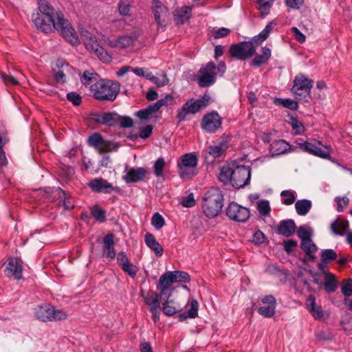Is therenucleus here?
Instances as JSON below:
<instances>
[{"mask_svg": "<svg viewBox=\"0 0 352 352\" xmlns=\"http://www.w3.org/2000/svg\"><path fill=\"white\" fill-rule=\"evenodd\" d=\"M274 103L276 105H280L291 110H296L298 108V103L291 99L276 98Z\"/></svg>", "mask_w": 352, "mask_h": 352, "instance_id": "46", "label": "nucleus"}, {"mask_svg": "<svg viewBox=\"0 0 352 352\" xmlns=\"http://www.w3.org/2000/svg\"><path fill=\"white\" fill-rule=\"evenodd\" d=\"M74 68L63 58H58L52 65V72L56 82L65 84L67 75L72 74Z\"/></svg>", "mask_w": 352, "mask_h": 352, "instance_id": "12", "label": "nucleus"}, {"mask_svg": "<svg viewBox=\"0 0 352 352\" xmlns=\"http://www.w3.org/2000/svg\"><path fill=\"white\" fill-rule=\"evenodd\" d=\"M252 42L241 41L230 45L229 53L232 58L237 60H245L255 54V49Z\"/></svg>", "mask_w": 352, "mask_h": 352, "instance_id": "11", "label": "nucleus"}, {"mask_svg": "<svg viewBox=\"0 0 352 352\" xmlns=\"http://www.w3.org/2000/svg\"><path fill=\"white\" fill-rule=\"evenodd\" d=\"M223 202L221 190L218 188H210L202 198L201 208L204 214L210 219L217 217L222 210Z\"/></svg>", "mask_w": 352, "mask_h": 352, "instance_id": "3", "label": "nucleus"}, {"mask_svg": "<svg viewBox=\"0 0 352 352\" xmlns=\"http://www.w3.org/2000/svg\"><path fill=\"white\" fill-rule=\"evenodd\" d=\"M291 125L294 133L296 135H300L304 133L305 128L302 123L298 121L296 118H292Z\"/></svg>", "mask_w": 352, "mask_h": 352, "instance_id": "56", "label": "nucleus"}, {"mask_svg": "<svg viewBox=\"0 0 352 352\" xmlns=\"http://www.w3.org/2000/svg\"><path fill=\"white\" fill-rule=\"evenodd\" d=\"M296 228V224L294 220H283L279 223L276 232L285 237H289L295 232Z\"/></svg>", "mask_w": 352, "mask_h": 352, "instance_id": "25", "label": "nucleus"}, {"mask_svg": "<svg viewBox=\"0 0 352 352\" xmlns=\"http://www.w3.org/2000/svg\"><path fill=\"white\" fill-rule=\"evenodd\" d=\"M290 149V145L284 140H276L270 144V153L272 155H280Z\"/></svg>", "mask_w": 352, "mask_h": 352, "instance_id": "28", "label": "nucleus"}, {"mask_svg": "<svg viewBox=\"0 0 352 352\" xmlns=\"http://www.w3.org/2000/svg\"><path fill=\"white\" fill-rule=\"evenodd\" d=\"M102 243V256L109 261L113 260L116 256V250L114 248V235L113 234H106L103 237Z\"/></svg>", "mask_w": 352, "mask_h": 352, "instance_id": "21", "label": "nucleus"}, {"mask_svg": "<svg viewBox=\"0 0 352 352\" xmlns=\"http://www.w3.org/2000/svg\"><path fill=\"white\" fill-rule=\"evenodd\" d=\"M152 8L156 23L159 25H164L165 19L168 14V9L159 0H153Z\"/></svg>", "mask_w": 352, "mask_h": 352, "instance_id": "23", "label": "nucleus"}, {"mask_svg": "<svg viewBox=\"0 0 352 352\" xmlns=\"http://www.w3.org/2000/svg\"><path fill=\"white\" fill-rule=\"evenodd\" d=\"M146 170L144 168H131L122 175V179L126 184L135 183L143 180L146 176Z\"/></svg>", "mask_w": 352, "mask_h": 352, "instance_id": "22", "label": "nucleus"}, {"mask_svg": "<svg viewBox=\"0 0 352 352\" xmlns=\"http://www.w3.org/2000/svg\"><path fill=\"white\" fill-rule=\"evenodd\" d=\"M98 74L94 72H89L88 71H85L82 76L80 78L81 82L85 85H90L91 83H94L97 80Z\"/></svg>", "mask_w": 352, "mask_h": 352, "instance_id": "48", "label": "nucleus"}, {"mask_svg": "<svg viewBox=\"0 0 352 352\" xmlns=\"http://www.w3.org/2000/svg\"><path fill=\"white\" fill-rule=\"evenodd\" d=\"M88 186L94 192L110 194L113 191L119 192L120 188L118 186H113L102 177H98L91 179Z\"/></svg>", "mask_w": 352, "mask_h": 352, "instance_id": "17", "label": "nucleus"}, {"mask_svg": "<svg viewBox=\"0 0 352 352\" xmlns=\"http://www.w3.org/2000/svg\"><path fill=\"white\" fill-rule=\"evenodd\" d=\"M311 206V201L309 199H300L295 203L296 212L300 216L306 215L310 211Z\"/></svg>", "mask_w": 352, "mask_h": 352, "instance_id": "34", "label": "nucleus"}, {"mask_svg": "<svg viewBox=\"0 0 352 352\" xmlns=\"http://www.w3.org/2000/svg\"><path fill=\"white\" fill-rule=\"evenodd\" d=\"M183 206L186 208L192 207L196 204L192 193H190L187 197H184L182 201Z\"/></svg>", "mask_w": 352, "mask_h": 352, "instance_id": "64", "label": "nucleus"}, {"mask_svg": "<svg viewBox=\"0 0 352 352\" xmlns=\"http://www.w3.org/2000/svg\"><path fill=\"white\" fill-rule=\"evenodd\" d=\"M298 236L300 239V242L302 241H307L311 239V231L309 228L306 226H301L298 228L297 231Z\"/></svg>", "mask_w": 352, "mask_h": 352, "instance_id": "49", "label": "nucleus"}, {"mask_svg": "<svg viewBox=\"0 0 352 352\" xmlns=\"http://www.w3.org/2000/svg\"><path fill=\"white\" fill-rule=\"evenodd\" d=\"M151 224L155 229L160 230L164 226L165 221L159 212H155L151 219Z\"/></svg>", "mask_w": 352, "mask_h": 352, "instance_id": "52", "label": "nucleus"}, {"mask_svg": "<svg viewBox=\"0 0 352 352\" xmlns=\"http://www.w3.org/2000/svg\"><path fill=\"white\" fill-rule=\"evenodd\" d=\"M57 191H58L59 197L63 201V205L65 210H71L74 208L73 204H70L69 201H67V197L66 192L62 190L60 188H57Z\"/></svg>", "mask_w": 352, "mask_h": 352, "instance_id": "57", "label": "nucleus"}, {"mask_svg": "<svg viewBox=\"0 0 352 352\" xmlns=\"http://www.w3.org/2000/svg\"><path fill=\"white\" fill-rule=\"evenodd\" d=\"M226 213L230 219L238 222H245L250 217L248 208L241 206L234 201L228 205Z\"/></svg>", "mask_w": 352, "mask_h": 352, "instance_id": "14", "label": "nucleus"}, {"mask_svg": "<svg viewBox=\"0 0 352 352\" xmlns=\"http://www.w3.org/2000/svg\"><path fill=\"white\" fill-rule=\"evenodd\" d=\"M190 280V276L187 272L177 270L167 272L160 277L156 287L160 289L162 294L164 295L168 291L173 292L175 287H173V284L174 283H189Z\"/></svg>", "mask_w": 352, "mask_h": 352, "instance_id": "6", "label": "nucleus"}, {"mask_svg": "<svg viewBox=\"0 0 352 352\" xmlns=\"http://www.w3.org/2000/svg\"><path fill=\"white\" fill-rule=\"evenodd\" d=\"M296 192L292 190H285L280 192V196L283 198L282 199V204L286 206L292 204L296 200Z\"/></svg>", "mask_w": 352, "mask_h": 352, "instance_id": "45", "label": "nucleus"}, {"mask_svg": "<svg viewBox=\"0 0 352 352\" xmlns=\"http://www.w3.org/2000/svg\"><path fill=\"white\" fill-rule=\"evenodd\" d=\"M226 141H221L217 145L209 146L204 151L205 160L208 163H212L217 157H221L227 150Z\"/></svg>", "mask_w": 352, "mask_h": 352, "instance_id": "20", "label": "nucleus"}, {"mask_svg": "<svg viewBox=\"0 0 352 352\" xmlns=\"http://www.w3.org/2000/svg\"><path fill=\"white\" fill-rule=\"evenodd\" d=\"M22 261L17 258H9L6 264L4 274L7 277H13L16 280L22 278Z\"/></svg>", "mask_w": 352, "mask_h": 352, "instance_id": "19", "label": "nucleus"}, {"mask_svg": "<svg viewBox=\"0 0 352 352\" xmlns=\"http://www.w3.org/2000/svg\"><path fill=\"white\" fill-rule=\"evenodd\" d=\"M120 124L122 128H130L133 124V119L128 116H120L118 120V124Z\"/></svg>", "mask_w": 352, "mask_h": 352, "instance_id": "59", "label": "nucleus"}, {"mask_svg": "<svg viewBox=\"0 0 352 352\" xmlns=\"http://www.w3.org/2000/svg\"><path fill=\"white\" fill-rule=\"evenodd\" d=\"M159 294L156 292L148 291L146 295L142 294L144 303L148 306L149 311L152 314V319L154 323L160 320L161 314V289H157Z\"/></svg>", "mask_w": 352, "mask_h": 352, "instance_id": "10", "label": "nucleus"}, {"mask_svg": "<svg viewBox=\"0 0 352 352\" xmlns=\"http://www.w3.org/2000/svg\"><path fill=\"white\" fill-rule=\"evenodd\" d=\"M256 1L259 5L258 9L260 11L261 16L264 18L269 14L274 0H256Z\"/></svg>", "mask_w": 352, "mask_h": 352, "instance_id": "39", "label": "nucleus"}, {"mask_svg": "<svg viewBox=\"0 0 352 352\" xmlns=\"http://www.w3.org/2000/svg\"><path fill=\"white\" fill-rule=\"evenodd\" d=\"M230 32L231 30L230 29L226 28H221L214 32L213 36L215 39L224 38L227 36Z\"/></svg>", "mask_w": 352, "mask_h": 352, "instance_id": "62", "label": "nucleus"}, {"mask_svg": "<svg viewBox=\"0 0 352 352\" xmlns=\"http://www.w3.org/2000/svg\"><path fill=\"white\" fill-rule=\"evenodd\" d=\"M210 99L208 96L205 95L200 99L188 100L177 111L176 118L178 122L185 121L188 114H195L201 109L206 107L209 104Z\"/></svg>", "mask_w": 352, "mask_h": 352, "instance_id": "7", "label": "nucleus"}, {"mask_svg": "<svg viewBox=\"0 0 352 352\" xmlns=\"http://www.w3.org/2000/svg\"><path fill=\"white\" fill-rule=\"evenodd\" d=\"M326 280L324 283V290L327 293H333L337 289L338 281L336 277L331 273H327Z\"/></svg>", "mask_w": 352, "mask_h": 352, "instance_id": "37", "label": "nucleus"}, {"mask_svg": "<svg viewBox=\"0 0 352 352\" xmlns=\"http://www.w3.org/2000/svg\"><path fill=\"white\" fill-rule=\"evenodd\" d=\"M258 313L265 318H272L274 316L276 311V307L273 306H263L257 309Z\"/></svg>", "mask_w": 352, "mask_h": 352, "instance_id": "50", "label": "nucleus"}, {"mask_svg": "<svg viewBox=\"0 0 352 352\" xmlns=\"http://www.w3.org/2000/svg\"><path fill=\"white\" fill-rule=\"evenodd\" d=\"M331 147L324 145L320 141L317 142L316 148L313 155L322 159L331 160Z\"/></svg>", "mask_w": 352, "mask_h": 352, "instance_id": "33", "label": "nucleus"}, {"mask_svg": "<svg viewBox=\"0 0 352 352\" xmlns=\"http://www.w3.org/2000/svg\"><path fill=\"white\" fill-rule=\"evenodd\" d=\"M153 83L156 85L158 87L165 86L168 83V78L165 74H162L160 76H155V80H153Z\"/></svg>", "mask_w": 352, "mask_h": 352, "instance_id": "61", "label": "nucleus"}, {"mask_svg": "<svg viewBox=\"0 0 352 352\" xmlns=\"http://www.w3.org/2000/svg\"><path fill=\"white\" fill-rule=\"evenodd\" d=\"M199 304L197 300L190 301V309L178 316L179 321L184 322L188 318H195L198 316Z\"/></svg>", "mask_w": 352, "mask_h": 352, "instance_id": "32", "label": "nucleus"}, {"mask_svg": "<svg viewBox=\"0 0 352 352\" xmlns=\"http://www.w3.org/2000/svg\"><path fill=\"white\" fill-rule=\"evenodd\" d=\"M257 210L260 214L267 216L270 214L271 208L267 200H261L257 203Z\"/></svg>", "mask_w": 352, "mask_h": 352, "instance_id": "51", "label": "nucleus"}, {"mask_svg": "<svg viewBox=\"0 0 352 352\" xmlns=\"http://www.w3.org/2000/svg\"><path fill=\"white\" fill-rule=\"evenodd\" d=\"M118 148V144L112 141L104 139V142L101 144V146L98 148V151L100 153H109L112 151H116Z\"/></svg>", "mask_w": 352, "mask_h": 352, "instance_id": "42", "label": "nucleus"}, {"mask_svg": "<svg viewBox=\"0 0 352 352\" xmlns=\"http://www.w3.org/2000/svg\"><path fill=\"white\" fill-rule=\"evenodd\" d=\"M337 257V253L332 249H325L321 251V261L324 263H329L336 260Z\"/></svg>", "mask_w": 352, "mask_h": 352, "instance_id": "44", "label": "nucleus"}, {"mask_svg": "<svg viewBox=\"0 0 352 352\" xmlns=\"http://www.w3.org/2000/svg\"><path fill=\"white\" fill-rule=\"evenodd\" d=\"M300 248L305 252L309 259L313 261L316 258V253L318 251V247L313 242L311 239L300 242Z\"/></svg>", "mask_w": 352, "mask_h": 352, "instance_id": "31", "label": "nucleus"}, {"mask_svg": "<svg viewBox=\"0 0 352 352\" xmlns=\"http://www.w3.org/2000/svg\"><path fill=\"white\" fill-rule=\"evenodd\" d=\"M119 82L100 79L91 85L90 90L95 99L100 101H114L120 91Z\"/></svg>", "mask_w": 352, "mask_h": 352, "instance_id": "4", "label": "nucleus"}, {"mask_svg": "<svg viewBox=\"0 0 352 352\" xmlns=\"http://www.w3.org/2000/svg\"><path fill=\"white\" fill-rule=\"evenodd\" d=\"M119 115L116 112H104L102 125L113 127L118 125Z\"/></svg>", "mask_w": 352, "mask_h": 352, "instance_id": "38", "label": "nucleus"}, {"mask_svg": "<svg viewBox=\"0 0 352 352\" xmlns=\"http://www.w3.org/2000/svg\"><path fill=\"white\" fill-rule=\"evenodd\" d=\"M104 113L102 111L91 112L89 114L88 119L91 122L102 124L104 118Z\"/></svg>", "mask_w": 352, "mask_h": 352, "instance_id": "53", "label": "nucleus"}, {"mask_svg": "<svg viewBox=\"0 0 352 352\" xmlns=\"http://www.w3.org/2000/svg\"><path fill=\"white\" fill-rule=\"evenodd\" d=\"M131 10V5L124 1L118 4V12L122 16H128Z\"/></svg>", "mask_w": 352, "mask_h": 352, "instance_id": "60", "label": "nucleus"}, {"mask_svg": "<svg viewBox=\"0 0 352 352\" xmlns=\"http://www.w3.org/2000/svg\"><path fill=\"white\" fill-rule=\"evenodd\" d=\"M102 142H104V138L102 135L98 132L92 133L87 139L89 146L94 147L96 150L98 149Z\"/></svg>", "mask_w": 352, "mask_h": 352, "instance_id": "40", "label": "nucleus"}, {"mask_svg": "<svg viewBox=\"0 0 352 352\" xmlns=\"http://www.w3.org/2000/svg\"><path fill=\"white\" fill-rule=\"evenodd\" d=\"M221 125L222 118L215 111L205 114L201 121V129L208 133H215Z\"/></svg>", "mask_w": 352, "mask_h": 352, "instance_id": "13", "label": "nucleus"}, {"mask_svg": "<svg viewBox=\"0 0 352 352\" xmlns=\"http://www.w3.org/2000/svg\"><path fill=\"white\" fill-rule=\"evenodd\" d=\"M312 87L313 80L302 74H300L295 77L292 91L296 95L305 98L309 95Z\"/></svg>", "mask_w": 352, "mask_h": 352, "instance_id": "15", "label": "nucleus"}, {"mask_svg": "<svg viewBox=\"0 0 352 352\" xmlns=\"http://www.w3.org/2000/svg\"><path fill=\"white\" fill-rule=\"evenodd\" d=\"M122 270L127 273L131 278H134L138 271V268L133 264L128 262L126 264H123Z\"/></svg>", "mask_w": 352, "mask_h": 352, "instance_id": "55", "label": "nucleus"}, {"mask_svg": "<svg viewBox=\"0 0 352 352\" xmlns=\"http://www.w3.org/2000/svg\"><path fill=\"white\" fill-rule=\"evenodd\" d=\"M173 292L168 291L166 294H161V301L162 307L161 310L167 316H173L181 310L180 305L173 299H171Z\"/></svg>", "mask_w": 352, "mask_h": 352, "instance_id": "16", "label": "nucleus"}, {"mask_svg": "<svg viewBox=\"0 0 352 352\" xmlns=\"http://www.w3.org/2000/svg\"><path fill=\"white\" fill-rule=\"evenodd\" d=\"M192 7L184 6L180 8H177L174 11V19L175 23L179 24H184L188 21L191 16Z\"/></svg>", "mask_w": 352, "mask_h": 352, "instance_id": "26", "label": "nucleus"}, {"mask_svg": "<svg viewBox=\"0 0 352 352\" xmlns=\"http://www.w3.org/2000/svg\"><path fill=\"white\" fill-rule=\"evenodd\" d=\"M39 13L34 19L37 30L50 33L57 30L67 41L72 44L78 43V38L74 29L61 12L56 11L47 0H37Z\"/></svg>", "mask_w": 352, "mask_h": 352, "instance_id": "1", "label": "nucleus"}, {"mask_svg": "<svg viewBox=\"0 0 352 352\" xmlns=\"http://www.w3.org/2000/svg\"><path fill=\"white\" fill-rule=\"evenodd\" d=\"M226 66L223 61L219 63L218 66L212 61H210L204 66H202L199 71L197 79L198 85L200 87H208L212 85L217 78V76H220L226 72Z\"/></svg>", "mask_w": 352, "mask_h": 352, "instance_id": "5", "label": "nucleus"}, {"mask_svg": "<svg viewBox=\"0 0 352 352\" xmlns=\"http://www.w3.org/2000/svg\"><path fill=\"white\" fill-rule=\"evenodd\" d=\"M219 177L224 184L230 183L236 188H243L250 183L251 169L250 166L239 165L236 162H232L222 166Z\"/></svg>", "mask_w": 352, "mask_h": 352, "instance_id": "2", "label": "nucleus"}, {"mask_svg": "<svg viewBox=\"0 0 352 352\" xmlns=\"http://www.w3.org/2000/svg\"><path fill=\"white\" fill-rule=\"evenodd\" d=\"M276 24L274 21H270L258 34L254 36L251 41H248L252 42L255 51L257 47L268 38Z\"/></svg>", "mask_w": 352, "mask_h": 352, "instance_id": "24", "label": "nucleus"}, {"mask_svg": "<svg viewBox=\"0 0 352 352\" xmlns=\"http://www.w3.org/2000/svg\"><path fill=\"white\" fill-rule=\"evenodd\" d=\"M198 157L195 153L183 155L177 162L178 173L184 179H188L197 175Z\"/></svg>", "mask_w": 352, "mask_h": 352, "instance_id": "8", "label": "nucleus"}, {"mask_svg": "<svg viewBox=\"0 0 352 352\" xmlns=\"http://www.w3.org/2000/svg\"><path fill=\"white\" fill-rule=\"evenodd\" d=\"M36 318L42 322H52L65 320L67 314L63 309H56L50 304H43L35 308Z\"/></svg>", "mask_w": 352, "mask_h": 352, "instance_id": "9", "label": "nucleus"}, {"mask_svg": "<svg viewBox=\"0 0 352 352\" xmlns=\"http://www.w3.org/2000/svg\"><path fill=\"white\" fill-rule=\"evenodd\" d=\"M166 162L162 157H158L153 164V173L156 177L160 178L164 176V170L165 168Z\"/></svg>", "mask_w": 352, "mask_h": 352, "instance_id": "41", "label": "nucleus"}, {"mask_svg": "<svg viewBox=\"0 0 352 352\" xmlns=\"http://www.w3.org/2000/svg\"><path fill=\"white\" fill-rule=\"evenodd\" d=\"M144 241L146 245L155 252L156 256L160 257L162 256L164 252L163 248L153 234L146 233L144 236Z\"/></svg>", "mask_w": 352, "mask_h": 352, "instance_id": "27", "label": "nucleus"}, {"mask_svg": "<svg viewBox=\"0 0 352 352\" xmlns=\"http://www.w3.org/2000/svg\"><path fill=\"white\" fill-rule=\"evenodd\" d=\"M306 307L315 319H320L323 317L321 307H316V298L309 295L306 300Z\"/></svg>", "mask_w": 352, "mask_h": 352, "instance_id": "29", "label": "nucleus"}, {"mask_svg": "<svg viewBox=\"0 0 352 352\" xmlns=\"http://www.w3.org/2000/svg\"><path fill=\"white\" fill-rule=\"evenodd\" d=\"M67 99L75 106H78L82 103L81 96L74 91L68 93L67 94Z\"/></svg>", "mask_w": 352, "mask_h": 352, "instance_id": "58", "label": "nucleus"}, {"mask_svg": "<svg viewBox=\"0 0 352 352\" xmlns=\"http://www.w3.org/2000/svg\"><path fill=\"white\" fill-rule=\"evenodd\" d=\"M317 142L318 141L316 140H314V142L305 141L303 142L298 143V145L299 148H300L302 151L313 155L314 151L316 148Z\"/></svg>", "mask_w": 352, "mask_h": 352, "instance_id": "47", "label": "nucleus"}, {"mask_svg": "<svg viewBox=\"0 0 352 352\" xmlns=\"http://www.w3.org/2000/svg\"><path fill=\"white\" fill-rule=\"evenodd\" d=\"M138 35H124L118 38V47L120 48H127L133 45L134 42L138 40Z\"/></svg>", "mask_w": 352, "mask_h": 352, "instance_id": "36", "label": "nucleus"}, {"mask_svg": "<svg viewBox=\"0 0 352 352\" xmlns=\"http://www.w3.org/2000/svg\"><path fill=\"white\" fill-rule=\"evenodd\" d=\"M92 217L98 222L102 223L106 220V211L98 206H94L91 210Z\"/></svg>", "mask_w": 352, "mask_h": 352, "instance_id": "43", "label": "nucleus"}, {"mask_svg": "<svg viewBox=\"0 0 352 352\" xmlns=\"http://www.w3.org/2000/svg\"><path fill=\"white\" fill-rule=\"evenodd\" d=\"M272 55L271 50L265 46L262 47V54L255 56L252 60L250 65L258 67L268 62Z\"/></svg>", "mask_w": 352, "mask_h": 352, "instance_id": "30", "label": "nucleus"}, {"mask_svg": "<svg viewBox=\"0 0 352 352\" xmlns=\"http://www.w3.org/2000/svg\"><path fill=\"white\" fill-rule=\"evenodd\" d=\"M341 292L345 297L352 296V278L344 281L341 287Z\"/></svg>", "mask_w": 352, "mask_h": 352, "instance_id": "54", "label": "nucleus"}, {"mask_svg": "<svg viewBox=\"0 0 352 352\" xmlns=\"http://www.w3.org/2000/svg\"><path fill=\"white\" fill-rule=\"evenodd\" d=\"M349 224L347 221L340 219H336L331 224V230L336 235L342 236L344 234L346 230L348 228Z\"/></svg>", "mask_w": 352, "mask_h": 352, "instance_id": "35", "label": "nucleus"}, {"mask_svg": "<svg viewBox=\"0 0 352 352\" xmlns=\"http://www.w3.org/2000/svg\"><path fill=\"white\" fill-rule=\"evenodd\" d=\"M298 243L293 239H288L283 241L284 250L287 253H291L293 248L297 247Z\"/></svg>", "mask_w": 352, "mask_h": 352, "instance_id": "63", "label": "nucleus"}, {"mask_svg": "<svg viewBox=\"0 0 352 352\" xmlns=\"http://www.w3.org/2000/svg\"><path fill=\"white\" fill-rule=\"evenodd\" d=\"M84 43L86 48L91 52H94L103 63H110L111 61V56L103 47L100 45L96 37L92 36L85 41Z\"/></svg>", "mask_w": 352, "mask_h": 352, "instance_id": "18", "label": "nucleus"}]
</instances>
